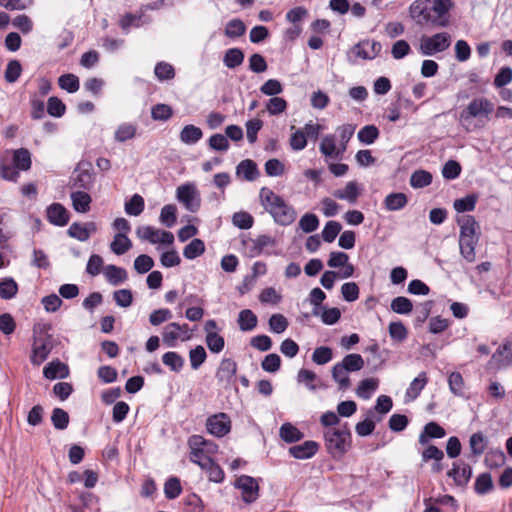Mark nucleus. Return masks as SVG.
<instances>
[{"instance_id":"f704fd0d","label":"nucleus","mask_w":512,"mask_h":512,"mask_svg":"<svg viewBox=\"0 0 512 512\" xmlns=\"http://www.w3.org/2000/svg\"><path fill=\"white\" fill-rule=\"evenodd\" d=\"M257 316L250 309L240 311L238 324L241 331H251L257 326Z\"/></svg>"},{"instance_id":"f3484780","label":"nucleus","mask_w":512,"mask_h":512,"mask_svg":"<svg viewBox=\"0 0 512 512\" xmlns=\"http://www.w3.org/2000/svg\"><path fill=\"white\" fill-rule=\"evenodd\" d=\"M445 435V429L438 423L431 421L424 426L423 431L419 435L418 442L421 445H426L430 439H440Z\"/></svg>"},{"instance_id":"37998d69","label":"nucleus","mask_w":512,"mask_h":512,"mask_svg":"<svg viewBox=\"0 0 512 512\" xmlns=\"http://www.w3.org/2000/svg\"><path fill=\"white\" fill-rule=\"evenodd\" d=\"M205 251V244L201 239L195 238L187 244L183 250V255L187 259H195Z\"/></svg>"},{"instance_id":"0e129e2a","label":"nucleus","mask_w":512,"mask_h":512,"mask_svg":"<svg viewBox=\"0 0 512 512\" xmlns=\"http://www.w3.org/2000/svg\"><path fill=\"white\" fill-rule=\"evenodd\" d=\"M208 145L212 150L219 152H226L230 147L227 137L220 133L211 135L208 140Z\"/></svg>"},{"instance_id":"2eb2a0df","label":"nucleus","mask_w":512,"mask_h":512,"mask_svg":"<svg viewBox=\"0 0 512 512\" xmlns=\"http://www.w3.org/2000/svg\"><path fill=\"white\" fill-rule=\"evenodd\" d=\"M382 45L375 40H365L356 44L353 48L356 55L363 59H374L381 52Z\"/></svg>"},{"instance_id":"2f4dec72","label":"nucleus","mask_w":512,"mask_h":512,"mask_svg":"<svg viewBox=\"0 0 512 512\" xmlns=\"http://www.w3.org/2000/svg\"><path fill=\"white\" fill-rule=\"evenodd\" d=\"M132 247V242L124 233H117L110 244L111 250L116 255L125 254Z\"/></svg>"},{"instance_id":"338daca9","label":"nucleus","mask_w":512,"mask_h":512,"mask_svg":"<svg viewBox=\"0 0 512 512\" xmlns=\"http://www.w3.org/2000/svg\"><path fill=\"white\" fill-rule=\"evenodd\" d=\"M448 384L451 392L456 396L464 394V379L459 372H452L448 377Z\"/></svg>"},{"instance_id":"1a4fd4ad","label":"nucleus","mask_w":512,"mask_h":512,"mask_svg":"<svg viewBox=\"0 0 512 512\" xmlns=\"http://www.w3.org/2000/svg\"><path fill=\"white\" fill-rule=\"evenodd\" d=\"M237 363L231 358H223L216 371L215 377L221 386L229 387L235 379Z\"/></svg>"},{"instance_id":"c85d7f7f","label":"nucleus","mask_w":512,"mask_h":512,"mask_svg":"<svg viewBox=\"0 0 512 512\" xmlns=\"http://www.w3.org/2000/svg\"><path fill=\"white\" fill-rule=\"evenodd\" d=\"M13 165L17 170L27 171L31 168V154L28 149L20 148L14 151Z\"/></svg>"},{"instance_id":"4c0bfd02","label":"nucleus","mask_w":512,"mask_h":512,"mask_svg":"<svg viewBox=\"0 0 512 512\" xmlns=\"http://www.w3.org/2000/svg\"><path fill=\"white\" fill-rule=\"evenodd\" d=\"M390 308L393 312L401 315H407L413 310L412 301L404 296H397L392 299Z\"/></svg>"},{"instance_id":"6ab92c4d","label":"nucleus","mask_w":512,"mask_h":512,"mask_svg":"<svg viewBox=\"0 0 512 512\" xmlns=\"http://www.w3.org/2000/svg\"><path fill=\"white\" fill-rule=\"evenodd\" d=\"M360 195V188L356 181H350L342 189L333 192V196L339 200H346L351 204L356 203Z\"/></svg>"},{"instance_id":"4d7b16f0","label":"nucleus","mask_w":512,"mask_h":512,"mask_svg":"<svg viewBox=\"0 0 512 512\" xmlns=\"http://www.w3.org/2000/svg\"><path fill=\"white\" fill-rule=\"evenodd\" d=\"M176 206L172 204H168L162 207L160 212V221L163 225L168 228H171L176 223Z\"/></svg>"},{"instance_id":"9b49d317","label":"nucleus","mask_w":512,"mask_h":512,"mask_svg":"<svg viewBox=\"0 0 512 512\" xmlns=\"http://www.w3.org/2000/svg\"><path fill=\"white\" fill-rule=\"evenodd\" d=\"M447 475L453 479L457 486L464 487L472 476V469L465 462L457 461L453 463L452 469L448 471Z\"/></svg>"},{"instance_id":"09e8293b","label":"nucleus","mask_w":512,"mask_h":512,"mask_svg":"<svg viewBox=\"0 0 512 512\" xmlns=\"http://www.w3.org/2000/svg\"><path fill=\"white\" fill-rule=\"evenodd\" d=\"M145 207L144 199L139 194H134L131 199L125 203V212L131 216L140 215Z\"/></svg>"},{"instance_id":"774afa93","label":"nucleus","mask_w":512,"mask_h":512,"mask_svg":"<svg viewBox=\"0 0 512 512\" xmlns=\"http://www.w3.org/2000/svg\"><path fill=\"white\" fill-rule=\"evenodd\" d=\"M183 504L187 510V512H203L204 505L200 496L195 493H191L187 495L183 499Z\"/></svg>"},{"instance_id":"aec40b11","label":"nucleus","mask_w":512,"mask_h":512,"mask_svg":"<svg viewBox=\"0 0 512 512\" xmlns=\"http://www.w3.org/2000/svg\"><path fill=\"white\" fill-rule=\"evenodd\" d=\"M43 375L47 379L66 378L69 375L68 366L59 360L48 363L43 369Z\"/></svg>"},{"instance_id":"603ef678","label":"nucleus","mask_w":512,"mask_h":512,"mask_svg":"<svg viewBox=\"0 0 512 512\" xmlns=\"http://www.w3.org/2000/svg\"><path fill=\"white\" fill-rule=\"evenodd\" d=\"M493 488V481L490 473L480 474L475 481L474 490L479 495L487 494Z\"/></svg>"},{"instance_id":"c03bdc74","label":"nucleus","mask_w":512,"mask_h":512,"mask_svg":"<svg viewBox=\"0 0 512 512\" xmlns=\"http://www.w3.org/2000/svg\"><path fill=\"white\" fill-rule=\"evenodd\" d=\"M326 299V294L319 288H313L309 293V302L313 305L312 315L319 317L320 309L323 308L322 302Z\"/></svg>"},{"instance_id":"c9c22d12","label":"nucleus","mask_w":512,"mask_h":512,"mask_svg":"<svg viewBox=\"0 0 512 512\" xmlns=\"http://www.w3.org/2000/svg\"><path fill=\"white\" fill-rule=\"evenodd\" d=\"M339 363L347 372H356L364 367L362 356L356 353L346 355Z\"/></svg>"},{"instance_id":"c756f323","label":"nucleus","mask_w":512,"mask_h":512,"mask_svg":"<svg viewBox=\"0 0 512 512\" xmlns=\"http://www.w3.org/2000/svg\"><path fill=\"white\" fill-rule=\"evenodd\" d=\"M492 359L501 366H510L512 364V343L506 342L500 345Z\"/></svg>"},{"instance_id":"a18cd8bd","label":"nucleus","mask_w":512,"mask_h":512,"mask_svg":"<svg viewBox=\"0 0 512 512\" xmlns=\"http://www.w3.org/2000/svg\"><path fill=\"white\" fill-rule=\"evenodd\" d=\"M357 137L361 143L370 145L379 137V130L375 125H366L359 130Z\"/></svg>"},{"instance_id":"f257e3e1","label":"nucleus","mask_w":512,"mask_h":512,"mask_svg":"<svg viewBox=\"0 0 512 512\" xmlns=\"http://www.w3.org/2000/svg\"><path fill=\"white\" fill-rule=\"evenodd\" d=\"M452 0H415L409 8L410 15L420 25L430 24L444 28L449 25Z\"/></svg>"},{"instance_id":"20e7f679","label":"nucleus","mask_w":512,"mask_h":512,"mask_svg":"<svg viewBox=\"0 0 512 512\" xmlns=\"http://www.w3.org/2000/svg\"><path fill=\"white\" fill-rule=\"evenodd\" d=\"M451 37L447 32L436 33L430 37L423 36L420 42V52L423 55L431 56L449 48Z\"/></svg>"},{"instance_id":"412c9836","label":"nucleus","mask_w":512,"mask_h":512,"mask_svg":"<svg viewBox=\"0 0 512 512\" xmlns=\"http://www.w3.org/2000/svg\"><path fill=\"white\" fill-rule=\"evenodd\" d=\"M236 174L242 176L247 181H254L259 175V170L253 160L245 159L237 165Z\"/></svg>"},{"instance_id":"79ce46f5","label":"nucleus","mask_w":512,"mask_h":512,"mask_svg":"<svg viewBox=\"0 0 512 512\" xmlns=\"http://www.w3.org/2000/svg\"><path fill=\"white\" fill-rule=\"evenodd\" d=\"M246 26L241 19L235 18L227 22L225 35L228 38H238L245 34Z\"/></svg>"},{"instance_id":"393cba45","label":"nucleus","mask_w":512,"mask_h":512,"mask_svg":"<svg viewBox=\"0 0 512 512\" xmlns=\"http://www.w3.org/2000/svg\"><path fill=\"white\" fill-rule=\"evenodd\" d=\"M428 383V377L426 372H420L416 378L410 383L406 390V397L411 400H415Z\"/></svg>"},{"instance_id":"72a5a7b5","label":"nucleus","mask_w":512,"mask_h":512,"mask_svg":"<svg viewBox=\"0 0 512 512\" xmlns=\"http://www.w3.org/2000/svg\"><path fill=\"white\" fill-rule=\"evenodd\" d=\"M488 444L487 437L482 432H476L470 436L469 446L474 456H480L485 451Z\"/></svg>"},{"instance_id":"e433bc0d","label":"nucleus","mask_w":512,"mask_h":512,"mask_svg":"<svg viewBox=\"0 0 512 512\" xmlns=\"http://www.w3.org/2000/svg\"><path fill=\"white\" fill-rule=\"evenodd\" d=\"M331 373L333 380L338 383L340 390L345 391L351 386V382L347 374L348 372L340 365V363H336L332 367Z\"/></svg>"},{"instance_id":"423d86ee","label":"nucleus","mask_w":512,"mask_h":512,"mask_svg":"<svg viewBox=\"0 0 512 512\" xmlns=\"http://www.w3.org/2000/svg\"><path fill=\"white\" fill-rule=\"evenodd\" d=\"M177 199L183 203L190 212H197L200 208V197L194 184H183L177 188Z\"/></svg>"},{"instance_id":"e2e57ef3","label":"nucleus","mask_w":512,"mask_h":512,"mask_svg":"<svg viewBox=\"0 0 512 512\" xmlns=\"http://www.w3.org/2000/svg\"><path fill=\"white\" fill-rule=\"evenodd\" d=\"M388 330L390 337L397 342L404 341L408 336V330L401 321L391 322Z\"/></svg>"},{"instance_id":"a19ab883","label":"nucleus","mask_w":512,"mask_h":512,"mask_svg":"<svg viewBox=\"0 0 512 512\" xmlns=\"http://www.w3.org/2000/svg\"><path fill=\"white\" fill-rule=\"evenodd\" d=\"M17 292L18 284L13 278L7 277L0 282V298L4 300L12 299L16 296Z\"/></svg>"},{"instance_id":"680f3d73","label":"nucleus","mask_w":512,"mask_h":512,"mask_svg":"<svg viewBox=\"0 0 512 512\" xmlns=\"http://www.w3.org/2000/svg\"><path fill=\"white\" fill-rule=\"evenodd\" d=\"M160 234V230L152 227V226H139L136 229V235L142 239L147 240L152 244L158 243V236Z\"/></svg>"},{"instance_id":"ddd939ff","label":"nucleus","mask_w":512,"mask_h":512,"mask_svg":"<svg viewBox=\"0 0 512 512\" xmlns=\"http://www.w3.org/2000/svg\"><path fill=\"white\" fill-rule=\"evenodd\" d=\"M48 221L55 226H65L69 222V213L60 203H53L46 209Z\"/></svg>"},{"instance_id":"4be33fe9","label":"nucleus","mask_w":512,"mask_h":512,"mask_svg":"<svg viewBox=\"0 0 512 512\" xmlns=\"http://www.w3.org/2000/svg\"><path fill=\"white\" fill-rule=\"evenodd\" d=\"M252 246L250 247L251 256H258L262 254L267 247H273L276 245L275 238L269 235H259L255 239H250Z\"/></svg>"},{"instance_id":"bb28decb","label":"nucleus","mask_w":512,"mask_h":512,"mask_svg":"<svg viewBox=\"0 0 512 512\" xmlns=\"http://www.w3.org/2000/svg\"><path fill=\"white\" fill-rule=\"evenodd\" d=\"M203 136L202 130L193 125L189 124L183 127V129L180 132V140L188 145H192L197 143Z\"/></svg>"},{"instance_id":"0eeeda50","label":"nucleus","mask_w":512,"mask_h":512,"mask_svg":"<svg viewBox=\"0 0 512 512\" xmlns=\"http://www.w3.org/2000/svg\"><path fill=\"white\" fill-rule=\"evenodd\" d=\"M52 339L50 335L34 337L32 346L31 363L35 366L42 364L52 350Z\"/></svg>"},{"instance_id":"5fc2aeb1","label":"nucleus","mask_w":512,"mask_h":512,"mask_svg":"<svg viewBox=\"0 0 512 512\" xmlns=\"http://www.w3.org/2000/svg\"><path fill=\"white\" fill-rule=\"evenodd\" d=\"M51 422L55 429L64 430L69 424V415L62 408H54L51 415Z\"/></svg>"},{"instance_id":"f8f14e48","label":"nucleus","mask_w":512,"mask_h":512,"mask_svg":"<svg viewBox=\"0 0 512 512\" xmlns=\"http://www.w3.org/2000/svg\"><path fill=\"white\" fill-rule=\"evenodd\" d=\"M206 439L201 435H192L188 439V446L190 448L189 459L191 462L199 465L205 457H208L204 453V446Z\"/></svg>"},{"instance_id":"4468645a","label":"nucleus","mask_w":512,"mask_h":512,"mask_svg":"<svg viewBox=\"0 0 512 512\" xmlns=\"http://www.w3.org/2000/svg\"><path fill=\"white\" fill-rule=\"evenodd\" d=\"M319 150L324 156L331 159H342V156L346 151V147H337L335 136L326 135L320 142Z\"/></svg>"},{"instance_id":"cd10ccee","label":"nucleus","mask_w":512,"mask_h":512,"mask_svg":"<svg viewBox=\"0 0 512 512\" xmlns=\"http://www.w3.org/2000/svg\"><path fill=\"white\" fill-rule=\"evenodd\" d=\"M279 435L286 443H294L300 441L304 435L303 433L291 423H284L280 427Z\"/></svg>"},{"instance_id":"6e6d98bb","label":"nucleus","mask_w":512,"mask_h":512,"mask_svg":"<svg viewBox=\"0 0 512 512\" xmlns=\"http://www.w3.org/2000/svg\"><path fill=\"white\" fill-rule=\"evenodd\" d=\"M477 196L474 194L455 200L454 209L458 213L470 212L475 209Z\"/></svg>"},{"instance_id":"8fccbe9b","label":"nucleus","mask_w":512,"mask_h":512,"mask_svg":"<svg viewBox=\"0 0 512 512\" xmlns=\"http://www.w3.org/2000/svg\"><path fill=\"white\" fill-rule=\"evenodd\" d=\"M207 353L202 345H197L189 351L190 365L193 370H198L206 361Z\"/></svg>"},{"instance_id":"864d4df0","label":"nucleus","mask_w":512,"mask_h":512,"mask_svg":"<svg viewBox=\"0 0 512 512\" xmlns=\"http://www.w3.org/2000/svg\"><path fill=\"white\" fill-rule=\"evenodd\" d=\"M137 128L134 124L123 123L118 126L115 131V140L118 142H125L135 137Z\"/></svg>"},{"instance_id":"49530a36","label":"nucleus","mask_w":512,"mask_h":512,"mask_svg":"<svg viewBox=\"0 0 512 512\" xmlns=\"http://www.w3.org/2000/svg\"><path fill=\"white\" fill-rule=\"evenodd\" d=\"M163 342L169 346L174 347L177 339L180 336V324L178 323H169L165 326L163 331Z\"/></svg>"},{"instance_id":"dca6fc26","label":"nucleus","mask_w":512,"mask_h":512,"mask_svg":"<svg viewBox=\"0 0 512 512\" xmlns=\"http://www.w3.org/2000/svg\"><path fill=\"white\" fill-rule=\"evenodd\" d=\"M319 450V444L313 440H307L301 444L291 446L289 454L296 459H309Z\"/></svg>"},{"instance_id":"5701e85b","label":"nucleus","mask_w":512,"mask_h":512,"mask_svg":"<svg viewBox=\"0 0 512 512\" xmlns=\"http://www.w3.org/2000/svg\"><path fill=\"white\" fill-rule=\"evenodd\" d=\"M70 197L75 211L79 213H86L90 210L92 199L87 192L75 191L71 193Z\"/></svg>"},{"instance_id":"7ed1b4c3","label":"nucleus","mask_w":512,"mask_h":512,"mask_svg":"<svg viewBox=\"0 0 512 512\" xmlns=\"http://www.w3.org/2000/svg\"><path fill=\"white\" fill-rule=\"evenodd\" d=\"M327 452L334 459H341L352 444L351 431L345 423L338 428H329L324 432Z\"/></svg>"},{"instance_id":"9d476101","label":"nucleus","mask_w":512,"mask_h":512,"mask_svg":"<svg viewBox=\"0 0 512 512\" xmlns=\"http://www.w3.org/2000/svg\"><path fill=\"white\" fill-rule=\"evenodd\" d=\"M235 486L242 490V499L246 503H253L257 500L259 494V485L257 481L248 475L240 476Z\"/></svg>"},{"instance_id":"7c9ffc66","label":"nucleus","mask_w":512,"mask_h":512,"mask_svg":"<svg viewBox=\"0 0 512 512\" xmlns=\"http://www.w3.org/2000/svg\"><path fill=\"white\" fill-rule=\"evenodd\" d=\"M244 58V53L240 48H230L224 54L223 63L227 68L234 69L243 63Z\"/></svg>"},{"instance_id":"6e6552de","label":"nucleus","mask_w":512,"mask_h":512,"mask_svg":"<svg viewBox=\"0 0 512 512\" xmlns=\"http://www.w3.org/2000/svg\"><path fill=\"white\" fill-rule=\"evenodd\" d=\"M208 432L216 437H224L231 430V421L226 413L220 412L211 415L206 420Z\"/></svg>"},{"instance_id":"39448f33","label":"nucleus","mask_w":512,"mask_h":512,"mask_svg":"<svg viewBox=\"0 0 512 512\" xmlns=\"http://www.w3.org/2000/svg\"><path fill=\"white\" fill-rule=\"evenodd\" d=\"M494 111V104L485 97L474 98L465 109L460 113L461 121H467L471 118L485 117L489 118V115Z\"/></svg>"},{"instance_id":"b1692460","label":"nucleus","mask_w":512,"mask_h":512,"mask_svg":"<svg viewBox=\"0 0 512 512\" xmlns=\"http://www.w3.org/2000/svg\"><path fill=\"white\" fill-rule=\"evenodd\" d=\"M104 275L107 281L117 286L127 280V272L124 268L115 265H108L104 269Z\"/></svg>"},{"instance_id":"de8ad7c7","label":"nucleus","mask_w":512,"mask_h":512,"mask_svg":"<svg viewBox=\"0 0 512 512\" xmlns=\"http://www.w3.org/2000/svg\"><path fill=\"white\" fill-rule=\"evenodd\" d=\"M378 384V379H364L359 383L356 393L362 399H369L372 393L378 388Z\"/></svg>"},{"instance_id":"bf43d9fd","label":"nucleus","mask_w":512,"mask_h":512,"mask_svg":"<svg viewBox=\"0 0 512 512\" xmlns=\"http://www.w3.org/2000/svg\"><path fill=\"white\" fill-rule=\"evenodd\" d=\"M205 342L208 349L212 353H220L225 346L224 338L218 333H208L205 337Z\"/></svg>"},{"instance_id":"a211bd4d","label":"nucleus","mask_w":512,"mask_h":512,"mask_svg":"<svg viewBox=\"0 0 512 512\" xmlns=\"http://www.w3.org/2000/svg\"><path fill=\"white\" fill-rule=\"evenodd\" d=\"M458 224L460 225L459 239L478 238L476 235V231L479 228V226L473 216H462L461 218L458 219Z\"/></svg>"},{"instance_id":"13d9d810","label":"nucleus","mask_w":512,"mask_h":512,"mask_svg":"<svg viewBox=\"0 0 512 512\" xmlns=\"http://www.w3.org/2000/svg\"><path fill=\"white\" fill-rule=\"evenodd\" d=\"M182 492L180 480L176 477L169 478L164 485L165 497L169 500L177 498Z\"/></svg>"},{"instance_id":"a878e982","label":"nucleus","mask_w":512,"mask_h":512,"mask_svg":"<svg viewBox=\"0 0 512 512\" xmlns=\"http://www.w3.org/2000/svg\"><path fill=\"white\" fill-rule=\"evenodd\" d=\"M408 203V198L404 193H390L384 199L385 208L388 211H398L403 209Z\"/></svg>"},{"instance_id":"052dcab7","label":"nucleus","mask_w":512,"mask_h":512,"mask_svg":"<svg viewBox=\"0 0 512 512\" xmlns=\"http://www.w3.org/2000/svg\"><path fill=\"white\" fill-rule=\"evenodd\" d=\"M332 357L333 351L330 347L327 346L317 347L312 354V360L317 365H324L330 362Z\"/></svg>"},{"instance_id":"f03ea898","label":"nucleus","mask_w":512,"mask_h":512,"mask_svg":"<svg viewBox=\"0 0 512 512\" xmlns=\"http://www.w3.org/2000/svg\"><path fill=\"white\" fill-rule=\"evenodd\" d=\"M259 199L264 209L272 216L273 220L281 226H288L296 219V211L281 196L271 189L263 187L259 192Z\"/></svg>"},{"instance_id":"473e14b6","label":"nucleus","mask_w":512,"mask_h":512,"mask_svg":"<svg viewBox=\"0 0 512 512\" xmlns=\"http://www.w3.org/2000/svg\"><path fill=\"white\" fill-rule=\"evenodd\" d=\"M162 362L165 366L169 367L171 371L178 373L182 370L185 360L177 352L169 351L163 354Z\"/></svg>"},{"instance_id":"3c124183","label":"nucleus","mask_w":512,"mask_h":512,"mask_svg":"<svg viewBox=\"0 0 512 512\" xmlns=\"http://www.w3.org/2000/svg\"><path fill=\"white\" fill-rule=\"evenodd\" d=\"M432 182V175L425 170H417L410 177V185L413 188H424Z\"/></svg>"},{"instance_id":"69168bd1","label":"nucleus","mask_w":512,"mask_h":512,"mask_svg":"<svg viewBox=\"0 0 512 512\" xmlns=\"http://www.w3.org/2000/svg\"><path fill=\"white\" fill-rule=\"evenodd\" d=\"M342 226L337 221H328L322 230V238L325 242L331 243L340 233Z\"/></svg>"},{"instance_id":"ea45409f","label":"nucleus","mask_w":512,"mask_h":512,"mask_svg":"<svg viewBox=\"0 0 512 512\" xmlns=\"http://www.w3.org/2000/svg\"><path fill=\"white\" fill-rule=\"evenodd\" d=\"M58 85L68 93H75L79 90V78L75 74H63L58 78Z\"/></svg>"},{"instance_id":"58836bf2","label":"nucleus","mask_w":512,"mask_h":512,"mask_svg":"<svg viewBox=\"0 0 512 512\" xmlns=\"http://www.w3.org/2000/svg\"><path fill=\"white\" fill-rule=\"evenodd\" d=\"M477 242H478V238L459 239L460 253L468 262L475 261V258H476L475 247H476Z\"/></svg>"}]
</instances>
